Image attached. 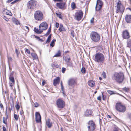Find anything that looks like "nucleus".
I'll list each match as a JSON object with an SVG mask.
<instances>
[{
	"mask_svg": "<svg viewBox=\"0 0 131 131\" xmlns=\"http://www.w3.org/2000/svg\"><path fill=\"white\" fill-rule=\"evenodd\" d=\"M112 79L116 82L121 83L124 79V75L123 73H115L112 77Z\"/></svg>",
	"mask_w": 131,
	"mask_h": 131,
	"instance_id": "obj_1",
	"label": "nucleus"
},
{
	"mask_svg": "<svg viewBox=\"0 0 131 131\" xmlns=\"http://www.w3.org/2000/svg\"><path fill=\"white\" fill-rule=\"evenodd\" d=\"M105 57L103 54L100 53H97L95 56L94 60L99 63H103L105 60Z\"/></svg>",
	"mask_w": 131,
	"mask_h": 131,
	"instance_id": "obj_2",
	"label": "nucleus"
},
{
	"mask_svg": "<svg viewBox=\"0 0 131 131\" xmlns=\"http://www.w3.org/2000/svg\"><path fill=\"white\" fill-rule=\"evenodd\" d=\"M34 18L37 21H41L43 18V14L41 11L37 10L36 11L34 14Z\"/></svg>",
	"mask_w": 131,
	"mask_h": 131,
	"instance_id": "obj_3",
	"label": "nucleus"
},
{
	"mask_svg": "<svg viewBox=\"0 0 131 131\" xmlns=\"http://www.w3.org/2000/svg\"><path fill=\"white\" fill-rule=\"evenodd\" d=\"M116 110L119 112L124 113L126 111V108L125 105L121 103H117L115 106Z\"/></svg>",
	"mask_w": 131,
	"mask_h": 131,
	"instance_id": "obj_4",
	"label": "nucleus"
},
{
	"mask_svg": "<svg viewBox=\"0 0 131 131\" xmlns=\"http://www.w3.org/2000/svg\"><path fill=\"white\" fill-rule=\"evenodd\" d=\"M92 40L95 42L99 41L100 39V36L98 33L95 32H92L90 35Z\"/></svg>",
	"mask_w": 131,
	"mask_h": 131,
	"instance_id": "obj_5",
	"label": "nucleus"
},
{
	"mask_svg": "<svg viewBox=\"0 0 131 131\" xmlns=\"http://www.w3.org/2000/svg\"><path fill=\"white\" fill-rule=\"evenodd\" d=\"M117 0L116 9V13H117L120 12L121 13H122L124 10V8L121 4V2L120 0Z\"/></svg>",
	"mask_w": 131,
	"mask_h": 131,
	"instance_id": "obj_6",
	"label": "nucleus"
},
{
	"mask_svg": "<svg viewBox=\"0 0 131 131\" xmlns=\"http://www.w3.org/2000/svg\"><path fill=\"white\" fill-rule=\"evenodd\" d=\"M36 4V2L35 0H31L28 2L27 6L29 9H33L35 8Z\"/></svg>",
	"mask_w": 131,
	"mask_h": 131,
	"instance_id": "obj_7",
	"label": "nucleus"
},
{
	"mask_svg": "<svg viewBox=\"0 0 131 131\" xmlns=\"http://www.w3.org/2000/svg\"><path fill=\"white\" fill-rule=\"evenodd\" d=\"M56 104L58 107L60 108H63L65 106V102L61 99H59L56 101Z\"/></svg>",
	"mask_w": 131,
	"mask_h": 131,
	"instance_id": "obj_8",
	"label": "nucleus"
},
{
	"mask_svg": "<svg viewBox=\"0 0 131 131\" xmlns=\"http://www.w3.org/2000/svg\"><path fill=\"white\" fill-rule=\"evenodd\" d=\"M88 128L89 131L94 130L95 128V125L92 121H89L88 123Z\"/></svg>",
	"mask_w": 131,
	"mask_h": 131,
	"instance_id": "obj_9",
	"label": "nucleus"
},
{
	"mask_svg": "<svg viewBox=\"0 0 131 131\" xmlns=\"http://www.w3.org/2000/svg\"><path fill=\"white\" fill-rule=\"evenodd\" d=\"M103 3L101 0H97V1L95 9L97 11L99 10L102 7Z\"/></svg>",
	"mask_w": 131,
	"mask_h": 131,
	"instance_id": "obj_10",
	"label": "nucleus"
},
{
	"mask_svg": "<svg viewBox=\"0 0 131 131\" xmlns=\"http://www.w3.org/2000/svg\"><path fill=\"white\" fill-rule=\"evenodd\" d=\"M68 84L70 87V88L71 89L73 88L75 86L76 84V83L75 80L71 79L68 81Z\"/></svg>",
	"mask_w": 131,
	"mask_h": 131,
	"instance_id": "obj_11",
	"label": "nucleus"
},
{
	"mask_svg": "<svg viewBox=\"0 0 131 131\" xmlns=\"http://www.w3.org/2000/svg\"><path fill=\"white\" fill-rule=\"evenodd\" d=\"M75 16L76 19L78 21L80 20L83 16L82 12L81 11H79L75 13Z\"/></svg>",
	"mask_w": 131,
	"mask_h": 131,
	"instance_id": "obj_12",
	"label": "nucleus"
},
{
	"mask_svg": "<svg viewBox=\"0 0 131 131\" xmlns=\"http://www.w3.org/2000/svg\"><path fill=\"white\" fill-rule=\"evenodd\" d=\"M71 59L69 56H67L65 58V61L66 63V64L68 66H71L73 64L71 61H70Z\"/></svg>",
	"mask_w": 131,
	"mask_h": 131,
	"instance_id": "obj_13",
	"label": "nucleus"
},
{
	"mask_svg": "<svg viewBox=\"0 0 131 131\" xmlns=\"http://www.w3.org/2000/svg\"><path fill=\"white\" fill-rule=\"evenodd\" d=\"M47 24L46 22H43L41 23L39 26V28H40L42 31L43 30L47 29Z\"/></svg>",
	"mask_w": 131,
	"mask_h": 131,
	"instance_id": "obj_14",
	"label": "nucleus"
},
{
	"mask_svg": "<svg viewBox=\"0 0 131 131\" xmlns=\"http://www.w3.org/2000/svg\"><path fill=\"white\" fill-rule=\"evenodd\" d=\"M65 5L66 3L65 2H60L56 3V6L59 8L63 10H64L65 9Z\"/></svg>",
	"mask_w": 131,
	"mask_h": 131,
	"instance_id": "obj_15",
	"label": "nucleus"
},
{
	"mask_svg": "<svg viewBox=\"0 0 131 131\" xmlns=\"http://www.w3.org/2000/svg\"><path fill=\"white\" fill-rule=\"evenodd\" d=\"M35 116L36 121L37 123L41 122V117L40 114L38 112H36L35 113Z\"/></svg>",
	"mask_w": 131,
	"mask_h": 131,
	"instance_id": "obj_16",
	"label": "nucleus"
},
{
	"mask_svg": "<svg viewBox=\"0 0 131 131\" xmlns=\"http://www.w3.org/2000/svg\"><path fill=\"white\" fill-rule=\"evenodd\" d=\"M122 36L125 39H128L130 37L129 34L127 30H125L123 32Z\"/></svg>",
	"mask_w": 131,
	"mask_h": 131,
	"instance_id": "obj_17",
	"label": "nucleus"
},
{
	"mask_svg": "<svg viewBox=\"0 0 131 131\" xmlns=\"http://www.w3.org/2000/svg\"><path fill=\"white\" fill-rule=\"evenodd\" d=\"M125 20L127 23H131V15H126L125 17Z\"/></svg>",
	"mask_w": 131,
	"mask_h": 131,
	"instance_id": "obj_18",
	"label": "nucleus"
},
{
	"mask_svg": "<svg viewBox=\"0 0 131 131\" xmlns=\"http://www.w3.org/2000/svg\"><path fill=\"white\" fill-rule=\"evenodd\" d=\"M46 125L49 128H50L52 125V123L50 121V120L48 119L46 121Z\"/></svg>",
	"mask_w": 131,
	"mask_h": 131,
	"instance_id": "obj_19",
	"label": "nucleus"
},
{
	"mask_svg": "<svg viewBox=\"0 0 131 131\" xmlns=\"http://www.w3.org/2000/svg\"><path fill=\"white\" fill-rule=\"evenodd\" d=\"M59 77H57L56 79L54 80L53 84L56 86L57 84H59Z\"/></svg>",
	"mask_w": 131,
	"mask_h": 131,
	"instance_id": "obj_20",
	"label": "nucleus"
},
{
	"mask_svg": "<svg viewBox=\"0 0 131 131\" xmlns=\"http://www.w3.org/2000/svg\"><path fill=\"white\" fill-rule=\"evenodd\" d=\"M12 73H11L9 77V79L10 81L13 83V85H14L15 83V80L14 77L12 76Z\"/></svg>",
	"mask_w": 131,
	"mask_h": 131,
	"instance_id": "obj_21",
	"label": "nucleus"
},
{
	"mask_svg": "<svg viewBox=\"0 0 131 131\" xmlns=\"http://www.w3.org/2000/svg\"><path fill=\"white\" fill-rule=\"evenodd\" d=\"M88 85L91 87L94 86L95 84V82L92 80L88 81Z\"/></svg>",
	"mask_w": 131,
	"mask_h": 131,
	"instance_id": "obj_22",
	"label": "nucleus"
},
{
	"mask_svg": "<svg viewBox=\"0 0 131 131\" xmlns=\"http://www.w3.org/2000/svg\"><path fill=\"white\" fill-rule=\"evenodd\" d=\"M91 113H92L90 110H87L86 111L85 113V115L86 116H91Z\"/></svg>",
	"mask_w": 131,
	"mask_h": 131,
	"instance_id": "obj_23",
	"label": "nucleus"
},
{
	"mask_svg": "<svg viewBox=\"0 0 131 131\" xmlns=\"http://www.w3.org/2000/svg\"><path fill=\"white\" fill-rule=\"evenodd\" d=\"M34 31L37 33L40 34L42 32V30L39 28V29H37L36 28L34 29Z\"/></svg>",
	"mask_w": 131,
	"mask_h": 131,
	"instance_id": "obj_24",
	"label": "nucleus"
},
{
	"mask_svg": "<svg viewBox=\"0 0 131 131\" xmlns=\"http://www.w3.org/2000/svg\"><path fill=\"white\" fill-rule=\"evenodd\" d=\"M59 30L60 32L64 31L65 30V29L63 28V26L62 24H60V27L59 29Z\"/></svg>",
	"mask_w": 131,
	"mask_h": 131,
	"instance_id": "obj_25",
	"label": "nucleus"
},
{
	"mask_svg": "<svg viewBox=\"0 0 131 131\" xmlns=\"http://www.w3.org/2000/svg\"><path fill=\"white\" fill-rule=\"evenodd\" d=\"M31 55L32 57L33 60H36L38 59V57L36 54L34 53H31Z\"/></svg>",
	"mask_w": 131,
	"mask_h": 131,
	"instance_id": "obj_26",
	"label": "nucleus"
},
{
	"mask_svg": "<svg viewBox=\"0 0 131 131\" xmlns=\"http://www.w3.org/2000/svg\"><path fill=\"white\" fill-rule=\"evenodd\" d=\"M51 35L50 34L48 36L47 40H46V43H48L50 42L51 39Z\"/></svg>",
	"mask_w": 131,
	"mask_h": 131,
	"instance_id": "obj_27",
	"label": "nucleus"
},
{
	"mask_svg": "<svg viewBox=\"0 0 131 131\" xmlns=\"http://www.w3.org/2000/svg\"><path fill=\"white\" fill-rule=\"evenodd\" d=\"M22 28L27 32H28L29 30V27L27 26H23L22 27Z\"/></svg>",
	"mask_w": 131,
	"mask_h": 131,
	"instance_id": "obj_28",
	"label": "nucleus"
},
{
	"mask_svg": "<svg viewBox=\"0 0 131 131\" xmlns=\"http://www.w3.org/2000/svg\"><path fill=\"white\" fill-rule=\"evenodd\" d=\"M71 6L73 9H74L76 8V5L75 3L72 2L71 4Z\"/></svg>",
	"mask_w": 131,
	"mask_h": 131,
	"instance_id": "obj_29",
	"label": "nucleus"
},
{
	"mask_svg": "<svg viewBox=\"0 0 131 131\" xmlns=\"http://www.w3.org/2000/svg\"><path fill=\"white\" fill-rule=\"evenodd\" d=\"M5 12V14L7 15L11 16L12 15V14L11 12L9 10H7V11Z\"/></svg>",
	"mask_w": 131,
	"mask_h": 131,
	"instance_id": "obj_30",
	"label": "nucleus"
},
{
	"mask_svg": "<svg viewBox=\"0 0 131 131\" xmlns=\"http://www.w3.org/2000/svg\"><path fill=\"white\" fill-rule=\"evenodd\" d=\"M61 53L60 51L59 50L58 51V52L56 53V54L54 55L53 57H59L61 56Z\"/></svg>",
	"mask_w": 131,
	"mask_h": 131,
	"instance_id": "obj_31",
	"label": "nucleus"
},
{
	"mask_svg": "<svg viewBox=\"0 0 131 131\" xmlns=\"http://www.w3.org/2000/svg\"><path fill=\"white\" fill-rule=\"evenodd\" d=\"M56 41V40L55 39H53L51 42L50 44V45L53 47L54 45V43Z\"/></svg>",
	"mask_w": 131,
	"mask_h": 131,
	"instance_id": "obj_32",
	"label": "nucleus"
},
{
	"mask_svg": "<svg viewBox=\"0 0 131 131\" xmlns=\"http://www.w3.org/2000/svg\"><path fill=\"white\" fill-rule=\"evenodd\" d=\"M12 20L13 22L17 24H18V21L15 18H13Z\"/></svg>",
	"mask_w": 131,
	"mask_h": 131,
	"instance_id": "obj_33",
	"label": "nucleus"
},
{
	"mask_svg": "<svg viewBox=\"0 0 131 131\" xmlns=\"http://www.w3.org/2000/svg\"><path fill=\"white\" fill-rule=\"evenodd\" d=\"M127 46L129 47H131V39H130L128 41Z\"/></svg>",
	"mask_w": 131,
	"mask_h": 131,
	"instance_id": "obj_34",
	"label": "nucleus"
},
{
	"mask_svg": "<svg viewBox=\"0 0 131 131\" xmlns=\"http://www.w3.org/2000/svg\"><path fill=\"white\" fill-rule=\"evenodd\" d=\"M51 31V26L48 29V30L47 33L46 34V35L47 36L48 35Z\"/></svg>",
	"mask_w": 131,
	"mask_h": 131,
	"instance_id": "obj_35",
	"label": "nucleus"
},
{
	"mask_svg": "<svg viewBox=\"0 0 131 131\" xmlns=\"http://www.w3.org/2000/svg\"><path fill=\"white\" fill-rule=\"evenodd\" d=\"M60 84H61V89L62 90V91H63V94H64V91H63V89H64V87L63 86V85H62V81L61 82Z\"/></svg>",
	"mask_w": 131,
	"mask_h": 131,
	"instance_id": "obj_36",
	"label": "nucleus"
},
{
	"mask_svg": "<svg viewBox=\"0 0 131 131\" xmlns=\"http://www.w3.org/2000/svg\"><path fill=\"white\" fill-rule=\"evenodd\" d=\"M6 121L7 119H5V117H4L3 118V122L6 125V126L7 125V124L6 122Z\"/></svg>",
	"mask_w": 131,
	"mask_h": 131,
	"instance_id": "obj_37",
	"label": "nucleus"
},
{
	"mask_svg": "<svg viewBox=\"0 0 131 131\" xmlns=\"http://www.w3.org/2000/svg\"><path fill=\"white\" fill-rule=\"evenodd\" d=\"M14 118L17 121L18 120L19 117L17 115L14 114Z\"/></svg>",
	"mask_w": 131,
	"mask_h": 131,
	"instance_id": "obj_38",
	"label": "nucleus"
},
{
	"mask_svg": "<svg viewBox=\"0 0 131 131\" xmlns=\"http://www.w3.org/2000/svg\"><path fill=\"white\" fill-rule=\"evenodd\" d=\"M56 14L57 16L58 17H59L60 18L62 19V15L60 14L57 13H56Z\"/></svg>",
	"mask_w": 131,
	"mask_h": 131,
	"instance_id": "obj_39",
	"label": "nucleus"
},
{
	"mask_svg": "<svg viewBox=\"0 0 131 131\" xmlns=\"http://www.w3.org/2000/svg\"><path fill=\"white\" fill-rule=\"evenodd\" d=\"M102 76L105 79L106 78V75L105 73L104 72H103L102 74Z\"/></svg>",
	"mask_w": 131,
	"mask_h": 131,
	"instance_id": "obj_40",
	"label": "nucleus"
},
{
	"mask_svg": "<svg viewBox=\"0 0 131 131\" xmlns=\"http://www.w3.org/2000/svg\"><path fill=\"white\" fill-rule=\"evenodd\" d=\"M81 72L83 73H84L85 72V68L82 67L81 69Z\"/></svg>",
	"mask_w": 131,
	"mask_h": 131,
	"instance_id": "obj_41",
	"label": "nucleus"
},
{
	"mask_svg": "<svg viewBox=\"0 0 131 131\" xmlns=\"http://www.w3.org/2000/svg\"><path fill=\"white\" fill-rule=\"evenodd\" d=\"M123 90L126 92H128L129 91V89L128 88L125 87L123 88Z\"/></svg>",
	"mask_w": 131,
	"mask_h": 131,
	"instance_id": "obj_42",
	"label": "nucleus"
},
{
	"mask_svg": "<svg viewBox=\"0 0 131 131\" xmlns=\"http://www.w3.org/2000/svg\"><path fill=\"white\" fill-rule=\"evenodd\" d=\"M25 52L27 53L28 54H30V52L29 50L27 49H26L25 50Z\"/></svg>",
	"mask_w": 131,
	"mask_h": 131,
	"instance_id": "obj_43",
	"label": "nucleus"
},
{
	"mask_svg": "<svg viewBox=\"0 0 131 131\" xmlns=\"http://www.w3.org/2000/svg\"><path fill=\"white\" fill-rule=\"evenodd\" d=\"M71 35L73 37H74V31L73 30H71Z\"/></svg>",
	"mask_w": 131,
	"mask_h": 131,
	"instance_id": "obj_44",
	"label": "nucleus"
},
{
	"mask_svg": "<svg viewBox=\"0 0 131 131\" xmlns=\"http://www.w3.org/2000/svg\"><path fill=\"white\" fill-rule=\"evenodd\" d=\"M66 68L63 67L62 69V72L64 73L65 72V71L66 70Z\"/></svg>",
	"mask_w": 131,
	"mask_h": 131,
	"instance_id": "obj_45",
	"label": "nucleus"
},
{
	"mask_svg": "<svg viewBox=\"0 0 131 131\" xmlns=\"http://www.w3.org/2000/svg\"><path fill=\"white\" fill-rule=\"evenodd\" d=\"M15 107L17 110H19L20 108V106L18 104H17L15 106Z\"/></svg>",
	"mask_w": 131,
	"mask_h": 131,
	"instance_id": "obj_46",
	"label": "nucleus"
},
{
	"mask_svg": "<svg viewBox=\"0 0 131 131\" xmlns=\"http://www.w3.org/2000/svg\"><path fill=\"white\" fill-rule=\"evenodd\" d=\"M3 18L6 21H9V19L8 18H6L5 16H3Z\"/></svg>",
	"mask_w": 131,
	"mask_h": 131,
	"instance_id": "obj_47",
	"label": "nucleus"
},
{
	"mask_svg": "<svg viewBox=\"0 0 131 131\" xmlns=\"http://www.w3.org/2000/svg\"><path fill=\"white\" fill-rule=\"evenodd\" d=\"M34 106L35 107H37L38 106V104L37 103H35L34 104Z\"/></svg>",
	"mask_w": 131,
	"mask_h": 131,
	"instance_id": "obj_48",
	"label": "nucleus"
},
{
	"mask_svg": "<svg viewBox=\"0 0 131 131\" xmlns=\"http://www.w3.org/2000/svg\"><path fill=\"white\" fill-rule=\"evenodd\" d=\"M8 61L9 62L11 61H12V58L11 57H8Z\"/></svg>",
	"mask_w": 131,
	"mask_h": 131,
	"instance_id": "obj_49",
	"label": "nucleus"
},
{
	"mask_svg": "<svg viewBox=\"0 0 131 131\" xmlns=\"http://www.w3.org/2000/svg\"><path fill=\"white\" fill-rule=\"evenodd\" d=\"M94 18H93L90 20V22L91 23H94Z\"/></svg>",
	"mask_w": 131,
	"mask_h": 131,
	"instance_id": "obj_50",
	"label": "nucleus"
},
{
	"mask_svg": "<svg viewBox=\"0 0 131 131\" xmlns=\"http://www.w3.org/2000/svg\"><path fill=\"white\" fill-rule=\"evenodd\" d=\"M59 24L58 23L56 22V23L55 26L56 27L58 28L59 27Z\"/></svg>",
	"mask_w": 131,
	"mask_h": 131,
	"instance_id": "obj_51",
	"label": "nucleus"
},
{
	"mask_svg": "<svg viewBox=\"0 0 131 131\" xmlns=\"http://www.w3.org/2000/svg\"><path fill=\"white\" fill-rule=\"evenodd\" d=\"M15 52L17 54V56H18L19 54V53L17 50V49H16L15 50Z\"/></svg>",
	"mask_w": 131,
	"mask_h": 131,
	"instance_id": "obj_52",
	"label": "nucleus"
},
{
	"mask_svg": "<svg viewBox=\"0 0 131 131\" xmlns=\"http://www.w3.org/2000/svg\"><path fill=\"white\" fill-rule=\"evenodd\" d=\"M3 131H7L6 128L4 127L3 126L2 127Z\"/></svg>",
	"mask_w": 131,
	"mask_h": 131,
	"instance_id": "obj_53",
	"label": "nucleus"
},
{
	"mask_svg": "<svg viewBox=\"0 0 131 131\" xmlns=\"http://www.w3.org/2000/svg\"><path fill=\"white\" fill-rule=\"evenodd\" d=\"M108 92L111 94H113V92L111 91H108Z\"/></svg>",
	"mask_w": 131,
	"mask_h": 131,
	"instance_id": "obj_54",
	"label": "nucleus"
},
{
	"mask_svg": "<svg viewBox=\"0 0 131 131\" xmlns=\"http://www.w3.org/2000/svg\"><path fill=\"white\" fill-rule=\"evenodd\" d=\"M0 107L2 109L3 108V106L2 103H0Z\"/></svg>",
	"mask_w": 131,
	"mask_h": 131,
	"instance_id": "obj_55",
	"label": "nucleus"
},
{
	"mask_svg": "<svg viewBox=\"0 0 131 131\" xmlns=\"http://www.w3.org/2000/svg\"><path fill=\"white\" fill-rule=\"evenodd\" d=\"M13 85V83L12 82L10 83V86L11 87H12Z\"/></svg>",
	"mask_w": 131,
	"mask_h": 131,
	"instance_id": "obj_56",
	"label": "nucleus"
},
{
	"mask_svg": "<svg viewBox=\"0 0 131 131\" xmlns=\"http://www.w3.org/2000/svg\"><path fill=\"white\" fill-rule=\"evenodd\" d=\"M97 99L99 100H100V101L101 100V96H98L97 97Z\"/></svg>",
	"mask_w": 131,
	"mask_h": 131,
	"instance_id": "obj_57",
	"label": "nucleus"
},
{
	"mask_svg": "<svg viewBox=\"0 0 131 131\" xmlns=\"http://www.w3.org/2000/svg\"><path fill=\"white\" fill-rule=\"evenodd\" d=\"M119 131V129L118 128H117L115 129L114 130L112 131Z\"/></svg>",
	"mask_w": 131,
	"mask_h": 131,
	"instance_id": "obj_58",
	"label": "nucleus"
},
{
	"mask_svg": "<svg viewBox=\"0 0 131 131\" xmlns=\"http://www.w3.org/2000/svg\"><path fill=\"white\" fill-rule=\"evenodd\" d=\"M55 1H63V0H53Z\"/></svg>",
	"mask_w": 131,
	"mask_h": 131,
	"instance_id": "obj_59",
	"label": "nucleus"
},
{
	"mask_svg": "<svg viewBox=\"0 0 131 131\" xmlns=\"http://www.w3.org/2000/svg\"><path fill=\"white\" fill-rule=\"evenodd\" d=\"M45 82H44V81H43L42 83V86H43L44 85V84H45Z\"/></svg>",
	"mask_w": 131,
	"mask_h": 131,
	"instance_id": "obj_60",
	"label": "nucleus"
},
{
	"mask_svg": "<svg viewBox=\"0 0 131 131\" xmlns=\"http://www.w3.org/2000/svg\"><path fill=\"white\" fill-rule=\"evenodd\" d=\"M23 113V111H21L20 112V114L21 115H22Z\"/></svg>",
	"mask_w": 131,
	"mask_h": 131,
	"instance_id": "obj_61",
	"label": "nucleus"
},
{
	"mask_svg": "<svg viewBox=\"0 0 131 131\" xmlns=\"http://www.w3.org/2000/svg\"><path fill=\"white\" fill-rule=\"evenodd\" d=\"M129 118L131 119V114H129Z\"/></svg>",
	"mask_w": 131,
	"mask_h": 131,
	"instance_id": "obj_62",
	"label": "nucleus"
},
{
	"mask_svg": "<svg viewBox=\"0 0 131 131\" xmlns=\"http://www.w3.org/2000/svg\"><path fill=\"white\" fill-rule=\"evenodd\" d=\"M108 117L109 118H111V117L110 115H108Z\"/></svg>",
	"mask_w": 131,
	"mask_h": 131,
	"instance_id": "obj_63",
	"label": "nucleus"
},
{
	"mask_svg": "<svg viewBox=\"0 0 131 131\" xmlns=\"http://www.w3.org/2000/svg\"><path fill=\"white\" fill-rule=\"evenodd\" d=\"M99 79L100 80H101L102 79V78L100 77L99 78Z\"/></svg>",
	"mask_w": 131,
	"mask_h": 131,
	"instance_id": "obj_64",
	"label": "nucleus"
}]
</instances>
